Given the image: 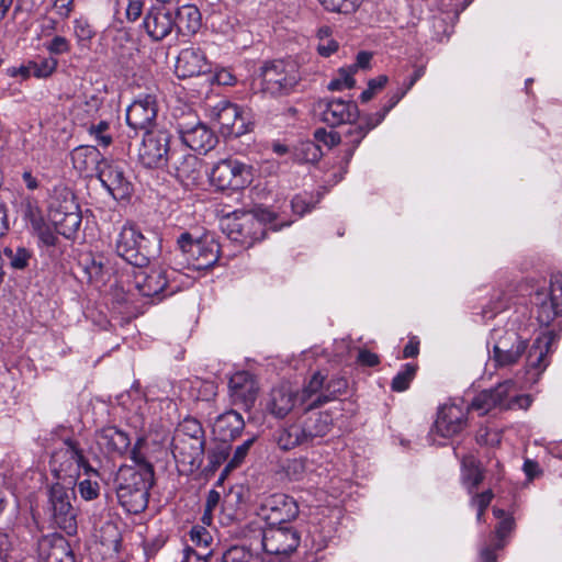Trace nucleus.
<instances>
[{"instance_id": "nucleus-13", "label": "nucleus", "mask_w": 562, "mask_h": 562, "mask_svg": "<svg viewBox=\"0 0 562 562\" xmlns=\"http://www.w3.org/2000/svg\"><path fill=\"white\" fill-rule=\"evenodd\" d=\"M257 515L267 522V526L290 525L299 515V505L289 495L273 494L263 498Z\"/></svg>"}, {"instance_id": "nucleus-5", "label": "nucleus", "mask_w": 562, "mask_h": 562, "mask_svg": "<svg viewBox=\"0 0 562 562\" xmlns=\"http://www.w3.org/2000/svg\"><path fill=\"white\" fill-rule=\"evenodd\" d=\"M492 361L496 368H508L517 364L527 351L528 337L521 334L515 322L505 327L494 328Z\"/></svg>"}, {"instance_id": "nucleus-39", "label": "nucleus", "mask_w": 562, "mask_h": 562, "mask_svg": "<svg viewBox=\"0 0 562 562\" xmlns=\"http://www.w3.org/2000/svg\"><path fill=\"white\" fill-rule=\"evenodd\" d=\"M173 439L205 441L201 423L193 417H186L176 429Z\"/></svg>"}, {"instance_id": "nucleus-27", "label": "nucleus", "mask_w": 562, "mask_h": 562, "mask_svg": "<svg viewBox=\"0 0 562 562\" xmlns=\"http://www.w3.org/2000/svg\"><path fill=\"white\" fill-rule=\"evenodd\" d=\"M173 21L176 37L191 36L195 34L202 25V15L194 4L179 3L173 7Z\"/></svg>"}, {"instance_id": "nucleus-37", "label": "nucleus", "mask_w": 562, "mask_h": 562, "mask_svg": "<svg viewBox=\"0 0 562 562\" xmlns=\"http://www.w3.org/2000/svg\"><path fill=\"white\" fill-rule=\"evenodd\" d=\"M462 468L463 483L468 487L469 493H472L484 480L483 470L480 468L479 462L472 456L463 458Z\"/></svg>"}, {"instance_id": "nucleus-16", "label": "nucleus", "mask_w": 562, "mask_h": 562, "mask_svg": "<svg viewBox=\"0 0 562 562\" xmlns=\"http://www.w3.org/2000/svg\"><path fill=\"white\" fill-rule=\"evenodd\" d=\"M144 241L145 237L135 226L125 225L116 240V252L134 267L143 268L149 262V254Z\"/></svg>"}, {"instance_id": "nucleus-38", "label": "nucleus", "mask_w": 562, "mask_h": 562, "mask_svg": "<svg viewBox=\"0 0 562 562\" xmlns=\"http://www.w3.org/2000/svg\"><path fill=\"white\" fill-rule=\"evenodd\" d=\"M549 351V341L547 339H536L527 352L528 368L536 369L539 372L547 367V355Z\"/></svg>"}, {"instance_id": "nucleus-6", "label": "nucleus", "mask_w": 562, "mask_h": 562, "mask_svg": "<svg viewBox=\"0 0 562 562\" xmlns=\"http://www.w3.org/2000/svg\"><path fill=\"white\" fill-rule=\"evenodd\" d=\"M46 512L53 524L72 536L77 532V510L72 506L76 499L75 491L59 482L47 488Z\"/></svg>"}, {"instance_id": "nucleus-36", "label": "nucleus", "mask_w": 562, "mask_h": 562, "mask_svg": "<svg viewBox=\"0 0 562 562\" xmlns=\"http://www.w3.org/2000/svg\"><path fill=\"white\" fill-rule=\"evenodd\" d=\"M53 226L56 234L69 238L75 234L82 221V213H53Z\"/></svg>"}, {"instance_id": "nucleus-46", "label": "nucleus", "mask_w": 562, "mask_h": 562, "mask_svg": "<svg viewBox=\"0 0 562 562\" xmlns=\"http://www.w3.org/2000/svg\"><path fill=\"white\" fill-rule=\"evenodd\" d=\"M319 3L330 12L344 14L353 13L361 4L362 0H318Z\"/></svg>"}, {"instance_id": "nucleus-30", "label": "nucleus", "mask_w": 562, "mask_h": 562, "mask_svg": "<svg viewBox=\"0 0 562 562\" xmlns=\"http://www.w3.org/2000/svg\"><path fill=\"white\" fill-rule=\"evenodd\" d=\"M97 443L108 454L123 456L131 446V439L123 430L109 426L98 432Z\"/></svg>"}, {"instance_id": "nucleus-11", "label": "nucleus", "mask_w": 562, "mask_h": 562, "mask_svg": "<svg viewBox=\"0 0 562 562\" xmlns=\"http://www.w3.org/2000/svg\"><path fill=\"white\" fill-rule=\"evenodd\" d=\"M313 110L318 120L330 127L352 125L359 117L357 103L341 98L319 99L314 103Z\"/></svg>"}, {"instance_id": "nucleus-53", "label": "nucleus", "mask_w": 562, "mask_h": 562, "mask_svg": "<svg viewBox=\"0 0 562 562\" xmlns=\"http://www.w3.org/2000/svg\"><path fill=\"white\" fill-rule=\"evenodd\" d=\"M74 30L79 42L90 41L95 34L91 24L83 18L74 21Z\"/></svg>"}, {"instance_id": "nucleus-41", "label": "nucleus", "mask_w": 562, "mask_h": 562, "mask_svg": "<svg viewBox=\"0 0 562 562\" xmlns=\"http://www.w3.org/2000/svg\"><path fill=\"white\" fill-rule=\"evenodd\" d=\"M2 257L8 261L11 268L15 270H23L29 266L32 252L22 246L5 247L2 250Z\"/></svg>"}, {"instance_id": "nucleus-42", "label": "nucleus", "mask_w": 562, "mask_h": 562, "mask_svg": "<svg viewBox=\"0 0 562 562\" xmlns=\"http://www.w3.org/2000/svg\"><path fill=\"white\" fill-rule=\"evenodd\" d=\"M80 265L87 274L88 281H98L103 276L104 263L102 258L95 257L91 254L82 256Z\"/></svg>"}, {"instance_id": "nucleus-43", "label": "nucleus", "mask_w": 562, "mask_h": 562, "mask_svg": "<svg viewBox=\"0 0 562 562\" xmlns=\"http://www.w3.org/2000/svg\"><path fill=\"white\" fill-rule=\"evenodd\" d=\"M58 61L54 57H38L29 61V68L33 69V76L36 78H47L57 68Z\"/></svg>"}, {"instance_id": "nucleus-60", "label": "nucleus", "mask_w": 562, "mask_h": 562, "mask_svg": "<svg viewBox=\"0 0 562 562\" xmlns=\"http://www.w3.org/2000/svg\"><path fill=\"white\" fill-rule=\"evenodd\" d=\"M358 363L366 367H375L380 363V358L376 353L367 349H360L357 357Z\"/></svg>"}, {"instance_id": "nucleus-51", "label": "nucleus", "mask_w": 562, "mask_h": 562, "mask_svg": "<svg viewBox=\"0 0 562 562\" xmlns=\"http://www.w3.org/2000/svg\"><path fill=\"white\" fill-rule=\"evenodd\" d=\"M254 557L244 547L234 546L227 549L222 557V562H252Z\"/></svg>"}, {"instance_id": "nucleus-52", "label": "nucleus", "mask_w": 562, "mask_h": 562, "mask_svg": "<svg viewBox=\"0 0 562 562\" xmlns=\"http://www.w3.org/2000/svg\"><path fill=\"white\" fill-rule=\"evenodd\" d=\"M494 494L492 490L484 491L482 493L475 494L471 499V505L476 508V520L480 522L483 519L484 512L491 504Z\"/></svg>"}, {"instance_id": "nucleus-33", "label": "nucleus", "mask_w": 562, "mask_h": 562, "mask_svg": "<svg viewBox=\"0 0 562 562\" xmlns=\"http://www.w3.org/2000/svg\"><path fill=\"white\" fill-rule=\"evenodd\" d=\"M304 432L306 434V440L310 446L319 443L322 439L327 436L333 429V417L329 413H318L313 417H308L301 424Z\"/></svg>"}, {"instance_id": "nucleus-9", "label": "nucleus", "mask_w": 562, "mask_h": 562, "mask_svg": "<svg viewBox=\"0 0 562 562\" xmlns=\"http://www.w3.org/2000/svg\"><path fill=\"white\" fill-rule=\"evenodd\" d=\"M172 135L167 130L146 131L138 148V161L147 169H160L176 151L171 147Z\"/></svg>"}, {"instance_id": "nucleus-20", "label": "nucleus", "mask_w": 562, "mask_h": 562, "mask_svg": "<svg viewBox=\"0 0 562 562\" xmlns=\"http://www.w3.org/2000/svg\"><path fill=\"white\" fill-rule=\"evenodd\" d=\"M157 102L151 94H145L135 99L126 110V122L133 130L148 128L154 124L157 117Z\"/></svg>"}, {"instance_id": "nucleus-15", "label": "nucleus", "mask_w": 562, "mask_h": 562, "mask_svg": "<svg viewBox=\"0 0 562 562\" xmlns=\"http://www.w3.org/2000/svg\"><path fill=\"white\" fill-rule=\"evenodd\" d=\"M301 542V535L292 525L267 526L261 531L262 549L268 554L289 555Z\"/></svg>"}, {"instance_id": "nucleus-55", "label": "nucleus", "mask_w": 562, "mask_h": 562, "mask_svg": "<svg viewBox=\"0 0 562 562\" xmlns=\"http://www.w3.org/2000/svg\"><path fill=\"white\" fill-rule=\"evenodd\" d=\"M191 541L203 549H207L212 542L210 532L201 526H194L190 531Z\"/></svg>"}, {"instance_id": "nucleus-2", "label": "nucleus", "mask_w": 562, "mask_h": 562, "mask_svg": "<svg viewBox=\"0 0 562 562\" xmlns=\"http://www.w3.org/2000/svg\"><path fill=\"white\" fill-rule=\"evenodd\" d=\"M154 484V470L145 468L135 471L131 465H122L115 476V492L120 505L130 514H140L149 501V490Z\"/></svg>"}, {"instance_id": "nucleus-4", "label": "nucleus", "mask_w": 562, "mask_h": 562, "mask_svg": "<svg viewBox=\"0 0 562 562\" xmlns=\"http://www.w3.org/2000/svg\"><path fill=\"white\" fill-rule=\"evenodd\" d=\"M530 405L531 397L527 394H517L516 383L513 380H506L495 387L483 390L475 395L469 408L483 416L495 408L501 411L527 409Z\"/></svg>"}, {"instance_id": "nucleus-57", "label": "nucleus", "mask_w": 562, "mask_h": 562, "mask_svg": "<svg viewBox=\"0 0 562 562\" xmlns=\"http://www.w3.org/2000/svg\"><path fill=\"white\" fill-rule=\"evenodd\" d=\"M46 48L53 55H61L70 50V43L66 37L56 35L46 44Z\"/></svg>"}, {"instance_id": "nucleus-62", "label": "nucleus", "mask_w": 562, "mask_h": 562, "mask_svg": "<svg viewBox=\"0 0 562 562\" xmlns=\"http://www.w3.org/2000/svg\"><path fill=\"white\" fill-rule=\"evenodd\" d=\"M407 93V89L397 88L394 92L389 94V99L386 103L382 106V109L389 113Z\"/></svg>"}, {"instance_id": "nucleus-47", "label": "nucleus", "mask_w": 562, "mask_h": 562, "mask_svg": "<svg viewBox=\"0 0 562 562\" xmlns=\"http://www.w3.org/2000/svg\"><path fill=\"white\" fill-rule=\"evenodd\" d=\"M348 382L344 376L335 375L323 385V394L328 397V403L346 393Z\"/></svg>"}, {"instance_id": "nucleus-14", "label": "nucleus", "mask_w": 562, "mask_h": 562, "mask_svg": "<svg viewBox=\"0 0 562 562\" xmlns=\"http://www.w3.org/2000/svg\"><path fill=\"white\" fill-rule=\"evenodd\" d=\"M52 463L58 477L78 476L80 469L87 475H98L97 470L89 464L78 442L71 439L65 440V448L53 456Z\"/></svg>"}, {"instance_id": "nucleus-12", "label": "nucleus", "mask_w": 562, "mask_h": 562, "mask_svg": "<svg viewBox=\"0 0 562 562\" xmlns=\"http://www.w3.org/2000/svg\"><path fill=\"white\" fill-rule=\"evenodd\" d=\"M536 317L541 326H549L562 315V273L551 276L549 290H539L533 295Z\"/></svg>"}, {"instance_id": "nucleus-56", "label": "nucleus", "mask_w": 562, "mask_h": 562, "mask_svg": "<svg viewBox=\"0 0 562 562\" xmlns=\"http://www.w3.org/2000/svg\"><path fill=\"white\" fill-rule=\"evenodd\" d=\"M314 137L317 142H321L328 147L338 145L341 139L340 134L338 132L326 131L325 128L315 130Z\"/></svg>"}, {"instance_id": "nucleus-54", "label": "nucleus", "mask_w": 562, "mask_h": 562, "mask_svg": "<svg viewBox=\"0 0 562 562\" xmlns=\"http://www.w3.org/2000/svg\"><path fill=\"white\" fill-rule=\"evenodd\" d=\"M80 496L86 501L95 499L100 493V486L97 481L90 479L82 480L78 484Z\"/></svg>"}, {"instance_id": "nucleus-29", "label": "nucleus", "mask_w": 562, "mask_h": 562, "mask_svg": "<svg viewBox=\"0 0 562 562\" xmlns=\"http://www.w3.org/2000/svg\"><path fill=\"white\" fill-rule=\"evenodd\" d=\"M104 159L95 146H79L71 153L74 168L86 177L97 176Z\"/></svg>"}, {"instance_id": "nucleus-59", "label": "nucleus", "mask_w": 562, "mask_h": 562, "mask_svg": "<svg viewBox=\"0 0 562 562\" xmlns=\"http://www.w3.org/2000/svg\"><path fill=\"white\" fill-rule=\"evenodd\" d=\"M144 0H128L125 9V18L128 22H136L143 14Z\"/></svg>"}, {"instance_id": "nucleus-40", "label": "nucleus", "mask_w": 562, "mask_h": 562, "mask_svg": "<svg viewBox=\"0 0 562 562\" xmlns=\"http://www.w3.org/2000/svg\"><path fill=\"white\" fill-rule=\"evenodd\" d=\"M494 516L499 519L495 528V535L497 538V542L495 544L496 549H502L505 546L504 540L513 532L515 528V520L512 515L505 513V510L499 508H493Z\"/></svg>"}, {"instance_id": "nucleus-45", "label": "nucleus", "mask_w": 562, "mask_h": 562, "mask_svg": "<svg viewBox=\"0 0 562 562\" xmlns=\"http://www.w3.org/2000/svg\"><path fill=\"white\" fill-rule=\"evenodd\" d=\"M416 373V366L406 363L404 369L400 371L392 380L391 389L394 392H404L409 387Z\"/></svg>"}, {"instance_id": "nucleus-50", "label": "nucleus", "mask_w": 562, "mask_h": 562, "mask_svg": "<svg viewBox=\"0 0 562 562\" xmlns=\"http://www.w3.org/2000/svg\"><path fill=\"white\" fill-rule=\"evenodd\" d=\"M146 445L145 438L140 437L136 440L132 451H131V459L135 463L134 470L135 471H144L145 468H149L150 470H154L151 463H149L142 452V449Z\"/></svg>"}, {"instance_id": "nucleus-21", "label": "nucleus", "mask_w": 562, "mask_h": 562, "mask_svg": "<svg viewBox=\"0 0 562 562\" xmlns=\"http://www.w3.org/2000/svg\"><path fill=\"white\" fill-rule=\"evenodd\" d=\"M179 134L184 145L203 154L213 149L217 143L214 132L202 122L180 123Z\"/></svg>"}, {"instance_id": "nucleus-22", "label": "nucleus", "mask_w": 562, "mask_h": 562, "mask_svg": "<svg viewBox=\"0 0 562 562\" xmlns=\"http://www.w3.org/2000/svg\"><path fill=\"white\" fill-rule=\"evenodd\" d=\"M97 177L114 199H123L130 194L131 183L119 162L104 159Z\"/></svg>"}, {"instance_id": "nucleus-24", "label": "nucleus", "mask_w": 562, "mask_h": 562, "mask_svg": "<svg viewBox=\"0 0 562 562\" xmlns=\"http://www.w3.org/2000/svg\"><path fill=\"white\" fill-rule=\"evenodd\" d=\"M229 392L234 403H240L246 409L252 407L259 391L254 375L247 371H239L229 379Z\"/></svg>"}, {"instance_id": "nucleus-1", "label": "nucleus", "mask_w": 562, "mask_h": 562, "mask_svg": "<svg viewBox=\"0 0 562 562\" xmlns=\"http://www.w3.org/2000/svg\"><path fill=\"white\" fill-rule=\"evenodd\" d=\"M277 213H224L218 218L221 231L233 241L252 244L266 236L267 229L279 231L289 222L274 224Z\"/></svg>"}, {"instance_id": "nucleus-34", "label": "nucleus", "mask_w": 562, "mask_h": 562, "mask_svg": "<svg viewBox=\"0 0 562 562\" xmlns=\"http://www.w3.org/2000/svg\"><path fill=\"white\" fill-rule=\"evenodd\" d=\"M27 221L34 233L37 235L41 243L45 246H55L57 243V235H55L53 226L52 213H25Z\"/></svg>"}, {"instance_id": "nucleus-19", "label": "nucleus", "mask_w": 562, "mask_h": 562, "mask_svg": "<svg viewBox=\"0 0 562 562\" xmlns=\"http://www.w3.org/2000/svg\"><path fill=\"white\" fill-rule=\"evenodd\" d=\"M468 412L454 404H445L438 411L430 436L451 438L467 427Z\"/></svg>"}, {"instance_id": "nucleus-58", "label": "nucleus", "mask_w": 562, "mask_h": 562, "mask_svg": "<svg viewBox=\"0 0 562 562\" xmlns=\"http://www.w3.org/2000/svg\"><path fill=\"white\" fill-rule=\"evenodd\" d=\"M368 133V128L362 124L350 127L346 133V138L348 139L346 145H352L353 148H357Z\"/></svg>"}, {"instance_id": "nucleus-44", "label": "nucleus", "mask_w": 562, "mask_h": 562, "mask_svg": "<svg viewBox=\"0 0 562 562\" xmlns=\"http://www.w3.org/2000/svg\"><path fill=\"white\" fill-rule=\"evenodd\" d=\"M109 130L110 123L105 120L99 121L98 123H92L87 128L89 135L95 139L97 144L104 148L109 147L113 142Z\"/></svg>"}, {"instance_id": "nucleus-64", "label": "nucleus", "mask_w": 562, "mask_h": 562, "mask_svg": "<svg viewBox=\"0 0 562 562\" xmlns=\"http://www.w3.org/2000/svg\"><path fill=\"white\" fill-rule=\"evenodd\" d=\"M74 1L75 0H55L54 1L56 11L61 19L69 18L70 13L74 10Z\"/></svg>"}, {"instance_id": "nucleus-7", "label": "nucleus", "mask_w": 562, "mask_h": 562, "mask_svg": "<svg viewBox=\"0 0 562 562\" xmlns=\"http://www.w3.org/2000/svg\"><path fill=\"white\" fill-rule=\"evenodd\" d=\"M172 274L175 270L145 266L134 271L133 284L142 296L160 302L179 290L178 284L171 280Z\"/></svg>"}, {"instance_id": "nucleus-8", "label": "nucleus", "mask_w": 562, "mask_h": 562, "mask_svg": "<svg viewBox=\"0 0 562 562\" xmlns=\"http://www.w3.org/2000/svg\"><path fill=\"white\" fill-rule=\"evenodd\" d=\"M209 180L216 190L239 192L251 183L252 167L237 159H222L210 170Z\"/></svg>"}, {"instance_id": "nucleus-63", "label": "nucleus", "mask_w": 562, "mask_h": 562, "mask_svg": "<svg viewBox=\"0 0 562 562\" xmlns=\"http://www.w3.org/2000/svg\"><path fill=\"white\" fill-rule=\"evenodd\" d=\"M386 112L381 109L380 111L373 113V114H368L366 117H364V124H362L366 128H368V131L370 132L371 130H373L374 127H376L386 116Z\"/></svg>"}, {"instance_id": "nucleus-61", "label": "nucleus", "mask_w": 562, "mask_h": 562, "mask_svg": "<svg viewBox=\"0 0 562 562\" xmlns=\"http://www.w3.org/2000/svg\"><path fill=\"white\" fill-rule=\"evenodd\" d=\"M372 54L369 52L361 50L357 54L356 63L350 65L348 68L356 74L359 69H366L370 66Z\"/></svg>"}, {"instance_id": "nucleus-31", "label": "nucleus", "mask_w": 562, "mask_h": 562, "mask_svg": "<svg viewBox=\"0 0 562 562\" xmlns=\"http://www.w3.org/2000/svg\"><path fill=\"white\" fill-rule=\"evenodd\" d=\"M244 428L243 416L233 409L218 415L213 423V432L224 442L239 437Z\"/></svg>"}, {"instance_id": "nucleus-25", "label": "nucleus", "mask_w": 562, "mask_h": 562, "mask_svg": "<svg viewBox=\"0 0 562 562\" xmlns=\"http://www.w3.org/2000/svg\"><path fill=\"white\" fill-rule=\"evenodd\" d=\"M204 446L205 441L172 439V453L176 461L192 473L203 463Z\"/></svg>"}, {"instance_id": "nucleus-35", "label": "nucleus", "mask_w": 562, "mask_h": 562, "mask_svg": "<svg viewBox=\"0 0 562 562\" xmlns=\"http://www.w3.org/2000/svg\"><path fill=\"white\" fill-rule=\"evenodd\" d=\"M306 434L301 424H291L277 431V443L282 450H291L296 447H308Z\"/></svg>"}, {"instance_id": "nucleus-48", "label": "nucleus", "mask_w": 562, "mask_h": 562, "mask_svg": "<svg viewBox=\"0 0 562 562\" xmlns=\"http://www.w3.org/2000/svg\"><path fill=\"white\" fill-rule=\"evenodd\" d=\"M255 441L256 437H251L245 440L241 445L237 446L233 452V456L228 459L225 470L232 471L239 468L244 463Z\"/></svg>"}, {"instance_id": "nucleus-3", "label": "nucleus", "mask_w": 562, "mask_h": 562, "mask_svg": "<svg viewBox=\"0 0 562 562\" xmlns=\"http://www.w3.org/2000/svg\"><path fill=\"white\" fill-rule=\"evenodd\" d=\"M260 91L270 97L292 93L302 79L300 66L292 59L266 60L257 70Z\"/></svg>"}, {"instance_id": "nucleus-10", "label": "nucleus", "mask_w": 562, "mask_h": 562, "mask_svg": "<svg viewBox=\"0 0 562 562\" xmlns=\"http://www.w3.org/2000/svg\"><path fill=\"white\" fill-rule=\"evenodd\" d=\"M179 255L183 261L179 262L183 268L204 270L213 267L220 258V245L213 240H194L189 233H182L177 239Z\"/></svg>"}, {"instance_id": "nucleus-23", "label": "nucleus", "mask_w": 562, "mask_h": 562, "mask_svg": "<svg viewBox=\"0 0 562 562\" xmlns=\"http://www.w3.org/2000/svg\"><path fill=\"white\" fill-rule=\"evenodd\" d=\"M325 381L326 376L321 371L313 373L308 382L300 391H295L296 406L310 412L327 404L328 397L323 394Z\"/></svg>"}, {"instance_id": "nucleus-49", "label": "nucleus", "mask_w": 562, "mask_h": 562, "mask_svg": "<svg viewBox=\"0 0 562 562\" xmlns=\"http://www.w3.org/2000/svg\"><path fill=\"white\" fill-rule=\"evenodd\" d=\"M353 72L348 67H342L338 70V77L333 79L328 83V90L330 91H339L345 88L352 89L356 85V80L353 79Z\"/></svg>"}, {"instance_id": "nucleus-17", "label": "nucleus", "mask_w": 562, "mask_h": 562, "mask_svg": "<svg viewBox=\"0 0 562 562\" xmlns=\"http://www.w3.org/2000/svg\"><path fill=\"white\" fill-rule=\"evenodd\" d=\"M173 7L171 4H153L143 19L142 26L153 42H161L175 35Z\"/></svg>"}, {"instance_id": "nucleus-26", "label": "nucleus", "mask_w": 562, "mask_h": 562, "mask_svg": "<svg viewBox=\"0 0 562 562\" xmlns=\"http://www.w3.org/2000/svg\"><path fill=\"white\" fill-rule=\"evenodd\" d=\"M175 71L179 78H190L210 71L204 53L199 48H184L180 52Z\"/></svg>"}, {"instance_id": "nucleus-18", "label": "nucleus", "mask_w": 562, "mask_h": 562, "mask_svg": "<svg viewBox=\"0 0 562 562\" xmlns=\"http://www.w3.org/2000/svg\"><path fill=\"white\" fill-rule=\"evenodd\" d=\"M165 168L187 188L198 186L202 179L203 162L193 154L176 149Z\"/></svg>"}, {"instance_id": "nucleus-32", "label": "nucleus", "mask_w": 562, "mask_h": 562, "mask_svg": "<svg viewBox=\"0 0 562 562\" xmlns=\"http://www.w3.org/2000/svg\"><path fill=\"white\" fill-rule=\"evenodd\" d=\"M217 121L223 130L235 136L247 132L246 120L243 117L241 109L234 103L225 102L217 111Z\"/></svg>"}, {"instance_id": "nucleus-28", "label": "nucleus", "mask_w": 562, "mask_h": 562, "mask_svg": "<svg viewBox=\"0 0 562 562\" xmlns=\"http://www.w3.org/2000/svg\"><path fill=\"white\" fill-rule=\"evenodd\" d=\"M295 406V391L289 384L273 387L266 404L267 411L277 418H284Z\"/></svg>"}]
</instances>
